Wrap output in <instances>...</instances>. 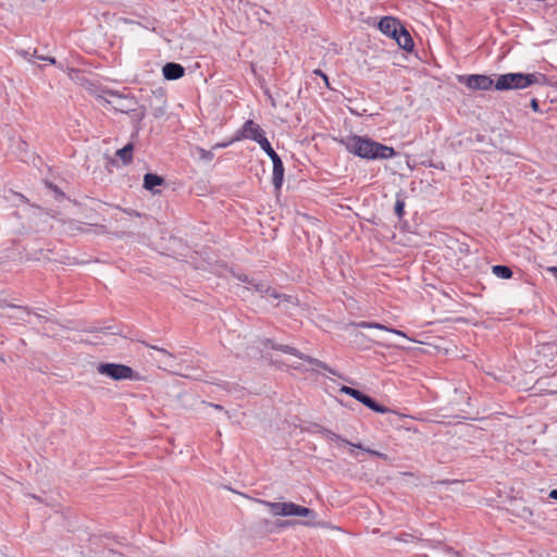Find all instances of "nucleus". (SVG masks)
<instances>
[{"instance_id":"obj_1","label":"nucleus","mask_w":557,"mask_h":557,"mask_svg":"<svg viewBox=\"0 0 557 557\" xmlns=\"http://www.w3.org/2000/svg\"><path fill=\"white\" fill-rule=\"evenodd\" d=\"M345 149L361 159L367 160H387L396 156L393 147L377 143L369 137L359 135H349L341 139Z\"/></svg>"},{"instance_id":"obj_2","label":"nucleus","mask_w":557,"mask_h":557,"mask_svg":"<svg viewBox=\"0 0 557 557\" xmlns=\"http://www.w3.org/2000/svg\"><path fill=\"white\" fill-rule=\"evenodd\" d=\"M547 82L546 75L534 73H507L499 75L495 82V89L499 91L512 89H525L531 85H545Z\"/></svg>"},{"instance_id":"obj_3","label":"nucleus","mask_w":557,"mask_h":557,"mask_svg":"<svg viewBox=\"0 0 557 557\" xmlns=\"http://www.w3.org/2000/svg\"><path fill=\"white\" fill-rule=\"evenodd\" d=\"M97 98L103 106H109L114 111L126 114L134 112L138 104L136 98L129 92L125 94L113 89H103Z\"/></svg>"},{"instance_id":"obj_4","label":"nucleus","mask_w":557,"mask_h":557,"mask_svg":"<svg viewBox=\"0 0 557 557\" xmlns=\"http://www.w3.org/2000/svg\"><path fill=\"white\" fill-rule=\"evenodd\" d=\"M258 503L262 504L263 506L268 507L273 516H282V517H308L311 519H314L317 517V513L314 510L304 507L300 505H297L292 502H283V503H275L264 499H258Z\"/></svg>"},{"instance_id":"obj_5","label":"nucleus","mask_w":557,"mask_h":557,"mask_svg":"<svg viewBox=\"0 0 557 557\" xmlns=\"http://www.w3.org/2000/svg\"><path fill=\"white\" fill-rule=\"evenodd\" d=\"M97 371L115 381L139 379V374L131 367L121 363H100L97 367Z\"/></svg>"},{"instance_id":"obj_6","label":"nucleus","mask_w":557,"mask_h":557,"mask_svg":"<svg viewBox=\"0 0 557 557\" xmlns=\"http://www.w3.org/2000/svg\"><path fill=\"white\" fill-rule=\"evenodd\" d=\"M242 282L247 284L248 289H253L259 293L262 297H267L268 299L280 300L284 299L286 301L293 302L294 298L287 295H281L277 290L271 288L265 283H256L255 280L249 278L247 275H243L238 277Z\"/></svg>"},{"instance_id":"obj_7","label":"nucleus","mask_w":557,"mask_h":557,"mask_svg":"<svg viewBox=\"0 0 557 557\" xmlns=\"http://www.w3.org/2000/svg\"><path fill=\"white\" fill-rule=\"evenodd\" d=\"M458 82L473 90H490L495 87L493 78L484 74L460 75Z\"/></svg>"},{"instance_id":"obj_8","label":"nucleus","mask_w":557,"mask_h":557,"mask_svg":"<svg viewBox=\"0 0 557 557\" xmlns=\"http://www.w3.org/2000/svg\"><path fill=\"white\" fill-rule=\"evenodd\" d=\"M265 138L264 131L252 120H247L237 132L234 140L250 139L259 144V140Z\"/></svg>"},{"instance_id":"obj_9","label":"nucleus","mask_w":557,"mask_h":557,"mask_svg":"<svg viewBox=\"0 0 557 557\" xmlns=\"http://www.w3.org/2000/svg\"><path fill=\"white\" fill-rule=\"evenodd\" d=\"M271 347L275 350H280V351H283L285 354H289V355H293V356H296L298 357L299 359H302L305 361H307L309 363V366L311 367L312 370H325V371H330V368L326 363L320 361L319 359H315V358H312V357H309V356H306L304 355L302 352H300L298 349L292 347V346H288V345H274V344H271Z\"/></svg>"},{"instance_id":"obj_10","label":"nucleus","mask_w":557,"mask_h":557,"mask_svg":"<svg viewBox=\"0 0 557 557\" xmlns=\"http://www.w3.org/2000/svg\"><path fill=\"white\" fill-rule=\"evenodd\" d=\"M377 27L384 35L394 39L401 24L396 17L384 16L380 20Z\"/></svg>"},{"instance_id":"obj_11","label":"nucleus","mask_w":557,"mask_h":557,"mask_svg":"<svg viewBox=\"0 0 557 557\" xmlns=\"http://www.w3.org/2000/svg\"><path fill=\"white\" fill-rule=\"evenodd\" d=\"M273 163V173H272V184L275 190H280L284 181V165L280 157L272 159Z\"/></svg>"},{"instance_id":"obj_12","label":"nucleus","mask_w":557,"mask_h":557,"mask_svg":"<svg viewBox=\"0 0 557 557\" xmlns=\"http://www.w3.org/2000/svg\"><path fill=\"white\" fill-rule=\"evenodd\" d=\"M162 73L166 79L174 81L184 76L185 69L178 63L169 62L163 66Z\"/></svg>"},{"instance_id":"obj_13","label":"nucleus","mask_w":557,"mask_h":557,"mask_svg":"<svg viewBox=\"0 0 557 557\" xmlns=\"http://www.w3.org/2000/svg\"><path fill=\"white\" fill-rule=\"evenodd\" d=\"M394 39L397 41L398 46L406 50L411 51L413 48V40L410 33L401 25L398 29L396 37Z\"/></svg>"},{"instance_id":"obj_14","label":"nucleus","mask_w":557,"mask_h":557,"mask_svg":"<svg viewBox=\"0 0 557 557\" xmlns=\"http://www.w3.org/2000/svg\"><path fill=\"white\" fill-rule=\"evenodd\" d=\"M164 183V180L162 176L154 174V173H147L144 176V188L156 194L157 191L154 188L157 186H161Z\"/></svg>"},{"instance_id":"obj_15","label":"nucleus","mask_w":557,"mask_h":557,"mask_svg":"<svg viewBox=\"0 0 557 557\" xmlns=\"http://www.w3.org/2000/svg\"><path fill=\"white\" fill-rule=\"evenodd\" d=\"M361 404H363L366 407H368L369 409L373 410L374 412H379V413H387V412H391V409L388 407H385L383 405H380L379 403H376L373 398H371L370 396L368 395H363V397L361 398L360 400Z\"/></svg>"},{"instance_id":"obj_16","label":"nucleus","mask_w":557,"mask_h":557,"mask_svg":"<svg viewBox=\"0 0 557 557\" xmlns=\"http://www.w3.org/2000/svg\"><path fill=\"white\" fill-rule=\"evenodd\" d=\"M357 326L360 327V329H377V330H383V331H386V332H391V333L397 334L399 336H405L404 332L395 330V329H392V327H388V326H386L384 324H381V323H377V322L361 321V322L357 323Z\"/></svg>"},{"instance_id":"obj_17","label":"nucleus","mask_w":557,"mask_h":557,"mask_svg":"<svg viewBox=\"0 0 557 557\" xmlns=\"http://www.w3.org/2000/svg\"><path fill=\"white\" fill-rule=\"evenodd\" d=\"M133 144H127L116 151V156L122 160L123 164H128L133 159Z\"/></svg>"},{"instance_id":"obj_18","label":"nucleus","mask_w":557,"mask_h":557,"mask_svg":"<svg viewBox=\"0 0 557 557\" xmlns=\"http://www.w3.org/2000/svg\"><path fill=\"white\" fill-rule=\"evenodd\" d=\"M492 273L499 278L508 280L512 276V270L507 265H494L492 268Z\"/></svg>"},{"instance_id":"obj_19","label":"nucleus","mask_w":557,"mask_h":557,"mask_svg":"<svg viewBox=\"0 0 557 557\" xmlns=\"http://www.w3.org/2000/svg\"><path fill=\"white\" fill-rule=\"evenodd\" d=\"M259 146L261 147V149L270 157V159L272 160L273 158H276V157H280L275 151L274 149L271 147V144L270 141L268 140V138L265 137L263 140H259Z\"/></svg>"},{"instance_id":"obj_20","label":"nucleus","mask_w":557,"mask_h":557,"mask_svg":"<svg viewBox=\"0 0 557 557\" xmlns=\"http://www.w3.org/2000/svg\"><path fill=\"white\" fill-rule=\"evenodd\" d=\"M341 392L346 394V395H349L351 396L352 398H355L356 400L360 401L361 398L363 397L364 393L356 389V388H352V387H349V386H342L341 387Z\"/></svg>"},{"instance_id":"obj_21","label":"nucleus","mask_w":557,"mask_h":557,"mask_svg":"<svg viewBox=\"0 0 557 557\" xmlns=\"http://www.w3.org/2000/svg\"><path fill=\"white\" fill-rule=\"evenodd\" d=\"M395 214L398 218H403L405 214V201L404 199L397 198L395 202Z\"/></svg>"},{"instance_id":"obj_22","label":"nucleus","mask_w":557,"mask_h":557,"mask_svg":"<svg viewBox=\"0 0 557 557\" xmlns=\"http://www.w3.org/2000/svg\"><path fill=\"white\" fill-rule=\"evenodd\" d=\"M198 156L201 160L211 161L214 157L213 152L206 150L203 148L197 147Z\"/></svg>"},{"instance_id":"obj_23","label":"nucleus","mask_w":557,"mask_h":557,"mask_svg":"<svg viewBox=\"0 0 557 557\" xmlns=\"http://www.w3.org/2000/svg\"><path fill=\"white\" fill-rule=\"evenodd\" d=\"M146 346L151 348V349H154V350L159 351L165 358H174L173 355L171 352H169L164 348H161V347H158V346H153V345H149V344H146Z\"/></svg>"},{"instance_id":"obj_24","label":"nucleus","mask_w":557,"mask_h":557,"mask_svg":"<svg viewBox=\"0 0 557 557\" xmlns=\"http://www.w3.org/2000/svg\"><path fill=\"white\" fill-rule=\"evenodd\" d=\"M532 515H533V512L530 508H528V507L522 508V512H521L522 518L528 519V518L532 517Z\"/></svg>"},{"instance_id":"obj_25","label":"nucleus","mask_w":557,"mask_h":557,"mask_svg":"<svg viewBox=\"0 0 557 557\" xmlns=\"http://www.w3.org/2000/svg\"><path fill=\"white\" fill-rule=\"evenodd\" d=\"M235 140L234 138L227 143H218L213 146V149H219V148H225L227 146H230L231 144H233Z\"/></svg>"},{"instance_id":"obj_26","label":"nucleus","mask_w":557,"mask_h":557,"mask_svg":"<svg viewBox=\"0 0 557 557\" xmlns=\"http://www.w3.org/2000/svg\"><path fill=\"white\" fill-rule=\"evenodd\" d=\"M530 106H531V108H532V110H533V111H535V112H539V111H540V104H539V101H537L535 98H533V99L531 100Z\"/></svg>"},{"instance_id":"obj_27","label":"nucleus","mask_w":557,"mask_h":557,"mask_svg":"<svg viewBox=\"0 0 557 557\" xmlns=\"http://www.w3.org/2000/svg\"><path fill=\"white\" fill-rule=\"evenodd\" d=\"M37 58H38V59H40V60H44V61H48V62H49V63H51V64H55V59H54V58H52V57H42V55H38Z\"/></svg>"},{"instance_id":"obj_28","label":"nucleus","mask_w":557,"mask_h":557,"mask_svg":"<svg viewBox=\"0 0 557 557\" xmlns=\"http://www.w3.org/2000/svg\"><path fill=\"white\" fill-rule=\"evenodd\" d=\"M51 189H53L55 191L57 195H59L60 197H64V193H62L55 185H52V184H49L48 185Z\"/></svg>"},{"instance_id":"obj_29","label":"nucleus","mask_w":557,"mask_h":557,"mask_svg":"<svg viewBox=\"0 0 557 557\" xmlns=\"http://www.w3.org/2000/svg\"><path fill=\"white\" fill-rule=\"evenodd\" d=\"M549 497L553 498V499H557V490L550 491Z\"/></svg>"},{"instance_id":"obj_30","label":"nucleus","mask_w":557,"mask_h":557,"mask_svg":"<svg viewBox=\"0 0 557 557\" xmlns=\"http://www.w3.org/2000/svg\"><path fill=\"white\" fill-rule=\"evenodd\" d=\"M366 451H368L369 454L373 455V456H381L380 453L375 451V450H371V449H366Z\"/></svg>"},{"instance_id":"obj_31","label":"nucleus","mask_w":557,"mask_h":557,"mask_svg":"<svg viewBox=\"0 0 557 557\" xmlns=\"http://www.w3.org/2000/svg\"><path fill=\"white\" fill-rule=\"evenodd\" d=\"M549 272L554 273L557 276V267H552L548 269Z\"/></svg>"},{"instance_id":"obj_32","label":"nucleus","mask_w":557,"mask_h":557,"mask_svg":"<svg viewBox=\"0 0 557 557\" xmlns=\"http://www.w3.org/2000/svg\"><path fill=\"white\" fill-rule=\"evenodd\" d=\"M313 73L318 76H322L323 72L321 70H314Z\"/></svg>"},{"instance_id":"obj_33","label":"nucleus","mask_w":557,"mask_h":557,"mask_svg":"<svg viewBox=\"0 0 557 557\" xmlns=\"http://www.w3.org/2000/svg\"><path fill=\"white\" fill-rule=\"evenodd\" d=\"M321 77L325 82V84L329 86V78H327V76L323 73V75Z\"/></svg>"},{"instance_id":"obj_34","label":"nucleus","mask_w":557,"mask_h":557,"mask_svg":"<svg viewBox=\"0 0 557 557\" xmlns=\"http://www.w3.org/2000/svg\"><path fill=\"white\" fill-rule=\"evenodd\" d=\"M211 406L213 408H215L216 410H222L223 409V407L221 405H213V404H211Z\"/></svg>"}]
</instances>
